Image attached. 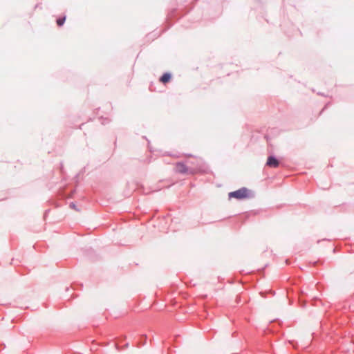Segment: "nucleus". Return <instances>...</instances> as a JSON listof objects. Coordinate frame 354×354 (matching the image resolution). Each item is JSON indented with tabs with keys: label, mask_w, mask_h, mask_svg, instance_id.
<instances>
[{
	"label": "nucleus",
	"mask_w": 354,
	"mask_h": 354,
	"mask_svg": "<svg viewBox=\"0 0 354 354\" xmlns=\"http://www.w3.org/2000/svg\"><path fill=\"white\" fill-rule=\"evenodd\" d=\"M230 198L243 199L248 197V190L246 188H241L229 194Z\"/></svg>",
	"instance_id": "nucleus-1"
},
{
	"label": "nucleus",
	"mask_w": 354,
	"mask_h": 354,
	"mask_svg": "<svg viewBox=\"0 0 354 354\" xmlns=\"http://www.w3.org/2000/svg\"><path fill=\"white\" fill-rule=\"evenodd\" d=\"M266 165L270 167L276 168L279 166V161L273 156H269L267 160Z\"/></svg>",
	"instance_id": "nucleus-2"
},
{
	"label": "nucleus",
	"mask_w": 354,
	"mask_h": 354,
	"mask_svg": "<svg viewBox=\"0 0 354 354\" xmlns=\"http://www.w3.org/2000/svg\"><path fill=\"white\" fill-rule=\"evenodd\" d=\"M176 170L178 173H186L187 171V169L186 166L183 163H177L176 166Z\"/></svg>",
	"instance_id": "nucleus-3"
},
{
	"label": "nucleus",
	"mask_w": 354,
	"mask_h": 354,
	"mask_svg": "<svg viewBox=\"0 0 354 354\" xmlns=\"http://www.w3.org/2000/svg\"><path fill=\"white\" fill-rule=\"evenodd\" d=\"M170 80H171V75L169 73H165L160 77V82L164 83V84L169 82Z\"/></svg>",
	"instance_id": "nucleus-4"
},
{
	"label": "nucleus",
	"mask_w": 354,
	"mask_h": 354,
	"mask_svg": "<svg viewBox=\"0 0 354 354\" xmlns=\"http://www.w3.org/2000/svg\"><path fill=\"white\" fill-rule=\"evenodd\" d=\"M65 20H66V17H64L62 18H59L57 20V24L59 26H62L64 22H65Z\"/></svg>",
	"instance_id": "nucleus-5"
},
{
	"label": "nucleus",
	"mask_w": 354,
	"mask_h": 354,
	"mask_svg": "<svg viewBox=\"0 0 354 354\" xmlns=\"http://www.w3.org/2000/svg\"><path fill=\"white\" fill-rule=\"evenodd\" d=\"M70 206H71V207H73V208L75 209V204H74V203H71V204L70 205Z\"/></svg>",
	"instance_id": "nucleus-6"
}]
</instances>
